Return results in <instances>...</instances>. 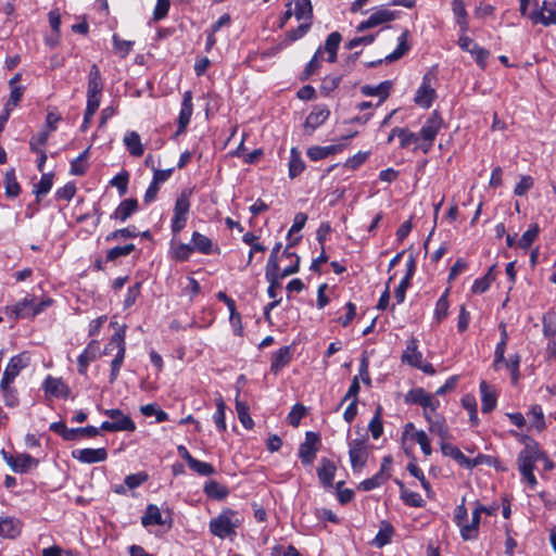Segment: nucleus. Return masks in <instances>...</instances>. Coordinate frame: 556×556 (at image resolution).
<instances>
[{"label":"nucleus","instance_id":"f257e3e1","mask_svg":"<svg viewBox=\"0 0 556 556\" xmlns=\"http://www.w3.org/2000/svg\"><path fill=\"white\" fill-rule=\"evenodd\" d=\"M53 300L50 298L43 299L39 302H37L34 296L25 298L11 306V316L15 318L35 317L43 312L47 307L51 306Z\"/></svg>","mask_w":556,"mask_h":556},{"label":"nucleus","instance_id":"f03ea898","mask_svg":"<svg viewBox=\"0 0 556 556\" xmlns=\"http://www.w3.org/2000/svg\"><path fill=\"white\" fill-rule=\"evenodd\" d=\"M426 419L429 422V431L431 435L438 438L441 452H460L450 443V429L443 418L439 415H430V413H426Z\"/></svg>","mask_w":556,"mask_h":556},{"label":"nucleus","instance_id":"7ed1b4c3","mask_svg":"<svg viewBox=\"0 0 556 556\" xmlns=\"http://www.w3.org/2000/svg\"><path fill=\"white\" fill-rule=\"evenodd\" d=\"M240 520L237 513L227 509L216 518L210 521V531L220 539L235 534V529L239 526Z\"/></svg>","mask_w":556,"mask_h":556},{"label":"nucleus","instance_id":"20e7f679","mask_svg":"<svg viewBox=\"0 0 556 556\" xmlns=\"http://www.w3.org/2000/svg\"><path fill=\"white\" fill-rule=\"evenodd\" d=\"M109 346H116L117 353L114 359L111 362V374H110V382L113 383L119 374V369L123 365L125 353H126V344H125V327L121 330L116 331L110 339L109 343L104 348V354H109Z\"/></svg>","mask_w":556,"mask_h":556},{"label":"nucleus","instance_id":"39448f33","mask_svg":"<svg viewBox=\"0 0 556 556\" xmlns=\"http://www.w3.org/2000/svg\"><path fill=\"white\" fill-rule=\"evenodd\" d=\"M300 270V256L295 255V262L286 267L283 270L266 269L265 277L269 282L267 294L269 298L277 300V289L281 287L280 280L290 275L296 274Z\"/></svg>","mask_w":556,"mask_h":556},{"label":"nucleus","instance_id":"423d86ee","mask_svg":"<svg viewBox=\"0 0 556 556\" xmlns=\"http://www.w3.org/2000/svg\"><path fill=\"white\" fill-rule=\"evenodd\" d=\"M105 414L111 420L103 421L100 429L104 431H134L136 429L135 422L131 418L122 410L108 409Z\"/></svg>","mask_w":556,"mask_h":556},{"label":"nucleus","instance_id":"0eeeda50","mask_svg":"<svg viewBox=\"0 0 556 556\" xmlns=\"http://www.w3.org/2000/svg\"><path fill=\"white\" fill-rule=\"evenodd\" d=\"M30 356L26 352L17 354L10 359L0 381V387L3 391L9 390L10 384L14 381L20 371L28 366Z\"/></svg>","mask_w":556,"mask_h":556},{"label":"nucleus","instance_id":"6e6552de","mask_svg":"<svg viewBox=\"0 0 556 556\" xmlns=\"http://www.w3.org/2000/svg\"><path fill=\"white\" fill-rule=\"evenodd\" d=\"M453 459L462 467L471 469L480 465H486L495 467L498 470H505L504 467L500 465L498 459L492 455L478 454L476 457L470 458L466 454H450Z\"/></svg>","mask_w":556,"mask_h":556},{"label":"nucleus","instance_id":"1a4fd4ad","mask_svg":"<svg viewBox=\"0 0 556 556\" xmlns=\"http://www.w3.org/2000/svg\"><path fill=\"white\" fill-rule=\"evenodd\" d=\"M7 464L14 472L27 473L35 469L39 462L29 454H3Z\"/></svg>","mask_w":556,"mask_h":556},{"label":"nucleus","instance_id":"9d476101","mask_svg":"<svg viewBox=\"0 0 556 556\" xmlns=\"http://www.w3.org/2000/svg\"><path fill=\"white\" fill-rule=\"evenodd\" d=\"M392 459L390 456L383 458L380 470L371 478L362 481L358 489L363 491H370L382 485L390 477L389 470Z\"/></svg>","mask_w":556,"mask_h":556},{"label":"nucleus","instance_id":"9b49d317","mask_svg":"<svg viewBox=\"0 0 556 556\" xmlns=\"http://www.w3.org/2000/svg\"><path fill=\"white\" fill-rule=\"evenodd\" d=\"M408 36H409V31L407 29H405L399 37V45L396 47V49L388 54L386 58H384V61L387 63H392L394 61H397L399 59H401L404 54H406L410 47L407 42L408 40ZM383 62L382 59H379V60H376V61H370V62H367L366 63V66L369 67V68H372V67H377L379 65H381Z\"/></svg>","mask_w":556,"mask_h":556},{"label":"nucleus","instance_id":"f8f14e48","mask_svg":"<svg viewBox=\"0 0 556 556\" xmlns=\"http://www.w3.org/2000/svg\"><path fill=\"white\" fill-rule=\"evenodd\" d=\"M538 457L531 456V454L521 455L518 459L519 470L523 477V480L530 485L531 489L536 486V479L533 475V470H540L538 464Z\"/></svg>","mask_w":556,"mask_h":556},{"label":"nucleus","instance_id":"ddd939ff","mask_svg":"<svg viewBox=\"0 0 556 556\" xmlns=\"http://www.w3.org/2000/svg\"><path fill=\"white\" fill-rule=\"evenodd\" d=\"M458 43L463 50L469 52L471 55L475 56V61L481 68L485 67L486 60L490 55V52L486 49L480 47L479 45L473 42L471 38L467 36H462L458 40Z\"/></svg>","mask_w":556,"mask_h":556},{"label":"nucleus","instance_id":"4468645a","mask_svg":"<svg viewBox=\"0 0 556 556\" xmlns=\"http://www.w3.org/2000/svg\"><path fill=\"white\" fill-rule=\"evenodd\" d=\"M529 17L534 24H556V2L544 1L541 10L533 11Z\"/></svg>","mask_w":556,"mask_h":556},{"label":"nucleus","instance_id":"2eb2a0df","mask_svg":"<svg viewBox=\"0 0 556 556\" xmlns=\"http://www.w3.org/2000/svg\"><path fill=\"white\" fill-rule=\"evenodd\" d=\"M192 112H193L192 93H191V91H186L182 97L181 109H180L179 116H178V128L175 132V137H177L186 131L187 126L190 123Z\"/></svg>","mask_w":556,"mask_h":556},{"label":"nucleus","instance_id":"dca6fc26","mask_svg":"<svg viewBox=\"0 0 556 556\" xmlns=\"http://www.w3.org/2000/svg\"><path fill=\"white\" fill-rule=\"evenodd\" d=\"M330 111L326 105H316L313 111L307 115L304 128L308 135L323 125L329 117Z\"/></svg>","mask_w":556,"mask_h":556},{"label":"nucleus","instance_id":"f3484780","mask_svg":"<svg viewBox=\"0 0 556 556\" xmlns=\"http://www.w3.org/2000/svg\"><path fill=\"white\" fill-rule=\"evenodd\" d=\"M416 271V261L414 256H409L406 262V274L400 281V285L394 291V298L397 304H401L405 300L406 290L410 286V280Z\"/></svg>","mask_w":556,"mask_h":556},{"label":"nucleus","instance_id":"a211bd4d","mask_svg":"<svg viewBox=\"0 0 556 556\" xmlns=\"http://www.w3.org/2000/svg\"><path fill=\"white\" fill-rule=\"evenodd\" d=\"M42 388L47 394L54 397L67 399L71 393L68 386L61 378H53L51 376L46 378Z\"/></svg>","mask_w":556,"mask_h":556},{"label":"nucleus","instance_id":"6ab92c4d","mask_svg":"<svg viewBox=\"0 0 556 556\" xmlns=\"http://www.w3.org/2000/svg\"><path fill=\"white\" fill-rule=\"evenodd\" d=\"M407 439L418 443L422 452H432L428 434L424 430H416L412 422L404 427L403 440Z\"/></svg>","mask_w":556,"mask_h":556},{"label":"nucleus","instance_id":"aec40b11","mask_svg":"<svg viewBox=\"0 0 556 556\" xmlns=\"http://www.w3.org/2000/svg\"><path fill=\"white\" fill-rule=\"evenodd\" d=\"M442 126V117L434 111L422 125L419 136L424 141H434Z\"/></svg>","mask_w":556,"mask_h":556},{"label":"nucleus","instance_id":"412c9836","mask_svg":"<svg viewBox=\"0 0 556 556\" xmlns=\"http://www.w3.org/2000/svg\"><path fill=\"white\" fill-rule=\"evenodd\" d=\"M437 97L435 90L431 88L428 75H426L422 79L421 86L418 88L414 101L421 108L429 109L432 105Z\"/></svg>","mask_w":556,"mask_h":556},{"label":"nucleus","instance_id":"4be33fe9","mask_svg":"<svg viewBox=\"0 0 556 556\" xmlns=\"http://www.w3.org/2000/svg\"><path fill=\"white\" fill-rule=\"evenodd\" d=\"M99 354V343L92 340L77 358V370L80 375H86L89 364L97 359Z\"/></svg>","mask_w":556,"mask_h":556},{"label":"nucleus","instance_id":"5701e85b","mask_svg":"<svg viewBox=\"0 0 556 556\" xmlns=\"http://www.w3.org/2000/svg\"><path fill=\"white\" fill-rule=\"evenodd\" d=\"M337 471V465L334 462L327 457L321 458L320 465L317 468V476L320 483L325 488L332 486L333 478Z\"/></svg>","mask_w":556,"mask_h":556},{"label":"nucleus","instance_id":"b1692460","mask_svg":"<svg viewBox=\"0 0 556 556\" xmlns=\"http://www.w3.org/2000/svg\"><path fill=\"white\" fill-rule=\"evenodd\" d=\"M482 509H484V506L477 503L472 511L471 522L463 526V529L460 530V535L465 541L475 540L478 536L480 515L482 513Z\"/></svg>","mask_w":556,"mask_h":556},{"label":"nucleus","instance_id":"393cba45","mask_svg":"<svg viewBox=\"0 0 556 556\" xmlns=\"http://www.w3.org/2000/svg\"><path fill=\"white\" fill-rule=\"evenodd\" d=\"M138 210V201L134 198L123 200L115 211L111 214V218L126 222Z\"/></svg>","mask_w":556,"mask_h":556},{"label":"nucleus","instance_id":"a878e982","mask_svg":"<svg viewBox=\"0 0 556 556\" xmlns=\"http://www.w3.org/2000/svg\"><path fill=\"white\" fill-rule=\"evenodd\" d=\"M123 142L131 156L140 157L143 155L144 147L137 131L128 130L124 136Z\"/></svg>","mask_w":556,"mask_h":556},{"label":"nucleus","instance_id":"bb28decb","mask_svg":"<svg viewBox=\"0 0 556 556\" xmlns=\"http://www.w3.org/2000/svg\"><path fill=\"white\" fill-rule=\"evenodd\" d=\"M292 358L291 348L282 346L276 351L271 356L270 370L274 374H278L283 367H286Z\"/></svg>","mask_w":556,"mask_h":556},{"label":"nucleus","instance_id":"cd10ccee","mask_svg":"<svg viewBox=\"0 0 556 556\" xmlns=\"http://www.w3.org/2000/svg\"><path fill=\"white\" fill-rule=\"evenodd\" d=\"M392 83L389 80L382 81L377 86L365 85L361 88V92L366 97H380V103L383 102L390 93Z\"/></svg>","mask_w":556,"mask_h":556},{"label":"nucleus","instance_id":"c85d7f7f","mask_svg":"<svg viewBox=\"0 0 556 556\" xmlns=\"http://www.w3.org/2000/svg\"><path fill=\"white\" fill-rule=\"evenodd\" d=\"M341 144L337 146H328V147H319L314 146L307 149V156L312 161H319L328 157L329 155L336 154L342 150Z\"/></svg>","mask_w":556,"mask_h":556},{"label":"nucleus","instance_id":"c756f323","mask_svg":"<svg viewBox=\"0 0 556 556\" xmlns=\"http://www.w3.org/2000/svg\"><path fill=\"white\" fill-rule=\"evenodd\" d=\"M103 90V80L101 76V72L97 64H92L88 75V88L87 93H102Z\"/></svg>","mask_w":556,"mask_h":556},{"label":"nucleus","instance_id":"7c9ffc66","mask_svg":"<svg viewBox=\"0 0 556 556\" xmlns=\"http://www.w3.org/2000/svg\"><path fill=\"white\" fill-rule=\"evenodd\" d=\"M402 361L416 367L422 361V354L418 351L417 341L412 339L407 342L406 350L402 355Z\"/></svg>","mask_w":556,"mask_h":556},{"label":"nucleus","instance_id":"2f4dec72","mask_svg":"<svg viewBox=\"0 0 556 556\" xmlns=\"http://www.w3.org/2000/svg\"><path fill=\"white\" fill-rule=\"evenodd\" d=\"M141 523L144 527L149 526H163L165 520L162 518L160 508L156 505H148L144 515L141 517Z\"/></svg>","mask_w":556,"mask_h":556},{"label":"nucleus","instance_id":"473e14b6","mask_svg":"<svg viewBox=\"0 0 556 556\" xmlns=\"http://www.w3.org/2000/svg\"><path fill=\"white\" fill-rule=\"evenodd\" d=\"M305 168V163L301 157V152L298 148H292L290 151V160H289V177L295 178L298 177Z\"/></svg>","mask_w":556,"mask_h":556},{"label":"nucleus","instance_id":"72a5a7b5","mask_svg":"<svg viewBox=\"0 0 556 556\" xmlns=\"http://www.w3.org/2000/svg\"><path fill=\"white\" fill-rule=\"evenodd\" d=\"M480 392H481V410L486 414L492 412L496 406V396L489 390V386L485 381L480 382Z\"/></svg>","mask_w":556,"mask_h":556},{"label":"nucleus","instance_id":"f704fd0d","mask_svg":"<svg viewBox=\"0 0 556 556\" xmlns=\"http://www.w3.org/2000/svg\"><path fill=\"white\" fill-rule=\"evenodd\" d=\"M396 483L400 486L401 498L403 500V502L406 505L412 506V507H424L425 506V501L422 500V497L420 496L419 493L413 492V491L406 489L400 480H397Z\"/></svg>","mask_w":556,"mask_h":556},{"label":"nucleus","instance_id":"c9c22d12","mask_svg":"<svg viewBox=\"0 0 556 556\" xmlns=\"http://www.w3.org/2000/svg\"><path fill=\"white\" fill-rule=\"evenodd\" d=\"M204 492L208 497L218 501L226 498L229 494L228 489L215 480H210L205 482Z\"/></svg>","mask_w":556,"mask_h":556},{"label":"nucleus","instance_id":"e433bc0d","mask_svg":"<svg viewBox=\"0 0 556 556\" xmlns=\"http://www.w3.org/2000/svg\"><path fill=\"white\" fill-rule=\"evenodd\" d=\"M21 532L20 522L13 518H0V536L13 539Z\"/></svg>","mask_w":556,"mask_h":556},{"label":"nucleus","instance_id":"4c0bfd02","mask_svg":"<svg viewBox=\"0 0 556 556\" xmlns=\"http://www.w3.org/2000/svg\"><path fill=\"white\" fill-rule=\"evenodd\" d=\"M393 533H394V529H393L392 525L388 521H382L380 523L379 531L374 540V544L377 547H382V546L387 545L391 541Z\"/></svg>","mask_w":556,"mask_h":556},{"label":"nucleus","instance_id":"58836bf2","mask_svg":"<svg viewBox=\"0 0 556 556\" xmlns=\"http://www.w3.org/2000/svg\"><path fill=\"white\" fill-rule=\"evenodd\" d=\"M53 185V174L52 173H42V176L37 185H35L34 192L37 195L35 201L36 205L39 203V198L41 195L47 194Z\"/></svg>","mask_w":556,"mask_h":556},{"label":"nucleus","instance_id":"ea45409f","mask_svg":"<svg viewBox=\"0 0 556 556\" xmlns=\"http://www.w3.org/2000/svg\"><path fill=\"white\" fill-rule=\"evenodd\" d=\"M453 13L456 17L457 24L460 26L462 31L468 30L467 11L463 0H453Z\"/></svg>","mask_w":556,"mask_h":556},{"label":"nucleus","instance_id":"a19ab883","mask_svg":"<svg viewBox=\"0 0 556 556\" xmlns=\"http://www.w3.org/2000/svg\"><path fill=\"white\" fill-rule=\"evenodd\" d=\"M240 391H237V396H239ZM236 410L238 414V418L240 422L247 429H251L254 425L253 419L250 416L249 413V406L247 403L239 401L238 397H236Z\"/></svg>","mask_w":556,"mask_h":556},{"label":"nucleus","instance_id":"79ce46f5","mask_svg":"<svg viewBox=\"0 0 556 556\" xmlns=\"http://www.w3.org/2000/svg\"><path fill=\"white\" fill-rule=\"evenodd\" d=\"M192 242H193V249H197L200 253L202 254H211L212 253V250H213V242L212 240L198 232V231H194L192 233Z\"/></svg>","mask_w":556,"mask_h":556},{"label":"nucleus","instance_id":"37998d69","mask_svg":"<svg viewBox=\"0 0 556 556\" xmlns=\"http://www.w3.org/2000/svg\"><path fill=\"white\" fill-rule=\"evenodd\" d=\"M321 445L320 435L316 432H306L304 442L300 445L299 452H318Z\"/></svg>","mask_w":556,"mask_h":556},{"label":"nucleus","instance_id":"c03bdc74","mask_svg":"<svg viewBox=\"0 0 556 556\" xmlns=\"http://www.w3.org/2000/svg\"><path fill=\"white\" fill-rule=\"evenodd\" d=\"M4 182H5V194L8 197L15 198L20 194L21 187H20V184L17 182V179L15 176V170L13 168L7 170L5 177H4Z\"/></svg>","mask_w":556,"mask_h":556},{"label":"nucleus","instance_id":"a18cd8bd","mask_svg":"<svg viewBox=\"0 0 556 556\" xmlns=\"http://www.w3.org/2000/svg\"><path fill=\"white\" fill-rule=\"evenodd\" d=\"M186 462L192 470H194L201 476H210L214 472V468L211 464L200 462L193 458L191 454H186Z\"/></svg>","mask_w":556,"mask_h":556},{"label":"nucleus","instance_id":"49530a36","mask_svg":"<svg viewBox=\"0 0 556 556\" xmlns=\"http://www.w3.org/2000/svg\"><path fill=\"white\" fill-rule=\"evenodd\" d=\"M90 147L87 148L84 152H81L75 160L71 162V174L76 176H81L87 170V160L89 157Z\"/></svg>","mask_w":556,"mask_h":556},{"label":"nucleus","instance_id":"de8ad7c7","mask_svg":"<svg viewBox=\"0 0 556 556\" xmlns=\"http://www.w3.org/2000/svg\"><path fill=\"white\" fill-rule=\"evenodd\" d=\"M137 236H138V233L136 231V227L130 226V227H126V228H122V229H116V230L110 232L109 235H106L105 241L112 242V241H118V240L134 239Z\"/></svg>","mask_w":556,"mask_h":556},{"label":"nucleus","instance_id":"09e8293b","mask_svg":"<svg viewBox=\"0 0 556 556\" xmlns=\"http://www.w3.org/2000/svg\"><path fill=\"white\" fill-rule=\"evenodd\" d=\"M294 4V16L296 20H311L313 17L311 0H295Z\"/></svg>","mask_w":556,"mask_h":556},{"label":"nucleus","instance_id":"8fccbe9b","mask_svg":"<svg viewBox=\"0 0 556 556\" xmlns=\"http://www.w3.org/2000/svg\"><path fill=\"white\" fill-rule=\"evenodd\" d=\"M136 250V245L134 243H127L123 247H114L106 252L105 261L114 262L118 257L128 256Z\"/></svg>","mask_w":556,"mask_h":556},{"label":"nucleus","instance_id":"3c124183","mask_svg":"<svg viewBox=\"0 0 556 556\" xmlns=\"http://www.w3.org/2000/svg\"><path fill=\"white\" fill-rule=\"evenodd\" d=\"M540 233V227L538 224L530 225L529 229L523 232L521 238L518 241V245L521 249H529L532 243L536 240L538 236Z\"/></svg>","mask_w":556,"mask_h":556},{"label":"nucleus","instance_id":"603ef678","mask_svg":"<svg viewBox=\"0 0 556 556\" xmlns=\"http://www.w3.org/2000/svg\"><path fill=\"white\" fill-rule=\"evenodd\" d=\"M112 39H113L114 51L121 58H126L135 45L134 41L121 39L117 34H114Z\"/></svg>","mask_w":556,"mask_h":556},{"label":"nucleus","instance_id":"864d4df0","mask_svg":"<svg viewBox=\"0 0 556 556\" xmlns=\"http://www.w3.org/2000/svg\"><path fill=\"white\" fill-rule=\"evenodd\" d=\"M543 333L546 338H554L556 336V314L553 311L543 315Z\"/></svg>","mask_w":556,"mask_h":556},{"label":"nucleus","instance_id":"5fc2aeb1","mask_svg":"<svg viewBox=\"0 0 556 556\" xmlns=\"http://www.w3.org/2000/svg\"><path fill=\"white\" fill-rule=\"evenodd\" d=\"M321 53H323L321 48H318L317 51L315 52L314 56L312 58V60L305 66V70H304V72L302 73V76H301V80L304 81V80L308 79L309 76L315 74L320 68V65H321L320 55H321Z\"/></svg>","mask_w":556,"mask_h":556},{"label":"nucleus","instance_id":"6e6d98bb","mask_svg":"<svg viewBox=\"0 0 556 556\" xmlns=\"http://www.w3.org/2000/svg\"><path fill=\"white\" fill-rule=\"evenodd\" d=\"M448 290L439 298L435 304L434 316L438 323H441L448 314V299H447Z\"/></svg>","mask_w":556,"mask_h":556},{"label":"nucleus","instance_id":"4d7b16f0","mask_svg":"<svg viewBox=\"0 0 556 556\" xmlns=\"http://www.w3.org/2000/svg\"><path fill=\"white\" fill-rule=\"evenodd\" d=\"M129 173L122 170L110 181L111 186L116 187L121 197L125 195L128 191Z\"/></svg>","mask_w":556,"mask_h":556},{"label":"nucleus","instance_id":"13d9d810","mask_svg":"<svg viewBox=\"0 0 556 556\" xmlns=\"http://www.w3.org/2000/svg\"><path fill=\"white\" fill-rule=\"evenodd\" d=\"M395 131L400 138V147L403 149L409 147L412 143H417L419 140V136L409 131L407 128L395 127Z\"/></svg>","mask_w":556,"mask_h":556},{"label":"nucleus","instance_id":"bf43d9fd","mask_svg":"<svg viewBox=\"0 0 556 556\" xmlns=\"http://www.w3.org/2000/svg\"><path fill=\"white\" fill-rule=\"evenodd\" d=\"M374 26L381 25L383 23L392 22L396 18V14L393 11L387 9H380L370 15Z\"/></svg>","mask_w":556,"mask_h":556},{"label":"nucleus","instance_id":"052dcab7","mask_svg":"<svg viewBox=\"0 0 556 556\" xmlns=\"http://www.w3.org/2000/svg\"><path fill=\"white\" fill-rule=\"evenodd\" d=\"M528 417L531 421V426L536 428L538 430L543 429V427L545 426L543 410L540 405H533L530 412L528 413Z\"/></svg>","mask_w":556,"mask_h":556},{"label":"nucleus","instance_id":"680f3d73","mask_svg":"<svg viewBox=\"0 0 556 556\" xmlns=\"http://www.w3.org/2000/svg\"><path fill=\"white\" fill-rule=\"evenodd\" d=\"M368 429L370 430L374 439H378L382 434L383 426L381 420V407L376 409V413L368 425Z\"/></svg>","mask_w":556,"mask_h":556},{"label":"nucleus","instance_id":"e2e57ef3","mask_svg":"<svg viewBox=\"0 0 556 556\" xmlns=\"http://www.w3.org/2000/svg\"><path fill=\"white\" fill-rule=\"evenodd\" d=\"M305 414H306L305 406H303L300 403H296L295 405H293L290 413L288 414L287 420L291 426L298 427L301 419L305 416Z\"/></svg>","mask_w":556,"mask_h":556},{"label":"nucleus","instance_id":"0e129e2a","mask_svg":"<svg viewBox=\"0 0 556 556\" xmlns=\"http://www.w3.org/2000/svg\"><path fill=\"white\" fill-rule=\"evenodd\" d=\"M189 211H190L189 193L184 191L177 197V199L175 201L174 213L188 215Z\"/></svg>","mask_w":556,"mask_h":556},{"label":"nucleus","instance_id":"69168bd1","mask_svg":"<svg viewBox=\"0 0 556 556\" xmlns=\"http://www.w3.org/2000/svg\"><path fill=\"white\" fill-rule=\"evenodd\" d=\"M341 83V76H326L320 85V92L325 96L337 89Z\"/></svg>","mask_w":556,"mask_h":556},{"label":"nucleus","instance_id":"338daca9","mask_svg":"<svg viewBox=\"0 0 556 556\" xmlns=\"http://www.w3.org/2000/svg\"><path fill=\"white\" fill-rule=\"evenodd\" d=\"M427 392L422 388L412 389L405 395V402L408 404L422 405L427 396Z\"/></svg>","mask_w":556,"mask_h":556},{"label":"nucleus","instance_id":"774afa93","mask_svg":"<svg viewBox=\"0 0 556 556\" xmlns=\"http://www.w3.org/2000/svg\"><path fill=\"white\" fill-rule=\"evenodd\" d=\"M49 139V131H41L37 136H33L29 140V148L31 152L42 151L40 147L45 146Z\"/></svg>","mask_w":556,"mask_h":556}]
</instances>
